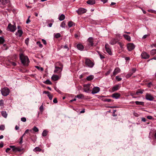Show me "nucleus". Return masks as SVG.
<instances>
[{
    "label": "nucleus",
    "mask_w": 156,
    "mask_h": 156,
    "mask_svg": "<svg viewBox=\"0 0 156 156\" xmlns=\"http://www.w3.org/2000/svg\"><path fill=\"white\" fill-rule=\"evenodd\" d=\"M5 129V126L3 125L0 126V130H3Z\"/></svg>",
    "instance_id": "obj_46"
},
{
    "label": "nucleus",
    "mask_w": 156,
    "mask_h": 156,
    "mask_svg": "<svg viewBox=\"0 0 156 156\" xmlns=\"http://www.w3.org/2000/svg\"><path fill=\"white\" fill-rule=\"evenodd\" d=\"M42 41L43 43L45 45H46L47 44V43L46 41L44 39H42Z\"/></svg>",
    "instance_id": "obj_55"
},
{
    "label": "nucleus",
    "mask_w": 156,
    "mask_h": 156,
    "mask_svg": "<svg viewBox=\"0 0 156 156\" xmlns=\"http://www.w3.org/2000/svg\"><path fill=\"white\" fill-rule=\"evenodd\" d=\"M2 48L4 50H7V48L6 44H4L3 45Z\"/></svg>",
    "instance_id": "obj_52"
},
{
    "label": "nucleus",
    "mask_w": 156,
    "mask_h": 156,
    "mask_svg": "<svg viewBox=\"0 0 156 156\" xmlns=\"http://www.w3.org/2000/svg\"><path fill=\"white\" fill-rule=\"evenodd\" d=\"M141 56L142 58L144 59H147L149 58L150 55L147 53L145 52H143L141 54Z\"/></svg>",
    "instance_id": "obj_12"
},
{
    "label": "nucleus",
    "mask_w": 156,
    "mask_h": 156,
    "mask_svg": "<svg viewBox=\"0 0 156 156\" xmlns=\"http://www.w3.org/2000/svg\"><path fill=\"white\" fill-rule=\"evenodd\" d=\"M2 115L4 117L6 118L7 117V114L5 111H3L1 112Z\"/></svg>",
    "instance_id": "obj_30"
},
{
    "label": "nucleus",
    "mask_w": 156,
    "mask_h": 156,
    "mask_svg": "<svg viewBox=\"0 0 156 156\" xmlns=\"http://www.w3.org/2000/svg\"><path fill=\"white\" fill-rule=\"evenodd\" d=\"M147 118L149 119H153V117L151 115H148L147 116Z\"/></svg>",
    "instance_id": "obj_58"
},
{
    "label": "nucleus",
    "mask_w": 156,
    "mask_h": 156,
    "mask_svg": "<svg viewBox=\"0 0 156 156\" xmlns=\"http://www.w3.org/2000/svg\"><path fill=\"white\" fill-rule=\"evenodd\" d=\"M120 69L118 67H117L114 70V71L113 72V75H111V76L112 77V76H115L116 75L119 73H120Z\"/></svg>",
    "instance_id": "obj_14"
},
{
    "label": "nucleus",
    "mask_w": 156,
    "mask_h": 156,
    "mask_svg": "<svg viewBox=\"0 0 156 156\" xmlns=\"http://www.w3.org/2000/svg\"><path fill=\"white\" fill-rule=\"evenodd\" d=\"M10 147L12 148V151L14 152L20 151L22 150L21 148L19 147H16L14 146H10Z\"/></svg>",
    "instance_id": "obj_7"
},
{
    "label": "nucleus",
    "mask_w": 156,
    "mask_h": 156,
    "mask_svg": "<svg viewBox=\"0 0 156 156\" xmlns=\"http://www.w3.org/2000/svg\"><path fill=\"white\" fill-rule=\"evenodd\" d=\"M11 64L12 65H13L14 66H15L16 65V64L14 62H12Z\"/></svg>",
    "instance_id": "obj_64"
},
{
    "label": "nucleus",
    "mask_w": 156,
    "mask_h": 156,
    "mask_svg": "<svg viewBox=\"0 0 156 156\" xmlns=\"http://www.w3.org/2000/svg\"><path fill=\"white\" fill-rule=\"evenodd\" d=\"M20 58L22 63L24 65L27 66L30 61L28 57L22 53L20 55Z\"/></svg>",
    "instance_id": "obj_1"
},
{
    "label": "nucleus",
    "mask_w": 156,
    "mask_h": 156,
    "mask_svg": "<svg viewBox=\"0 0 156 156\" xmlns=\"http://www.w3.org/2000/svg\"><path fill=\"white\" fill-rule=\"evenodd\" d=\"M84 97V96L82 94L77 95L75 96V98H77L79 99H83Z\"/></svg>",
    "instance_id": "obj_25"
},
{
    "label": "nucleus",
    "mask_w": 156,
    "mask_h": 156,
    "mask_svg": "<svg viewBox=\"0 0 156 156\" xmlns=\"http://www.w3.org/2000/svg\"><path fill=\"white\" fill-rule=\"evenodd\" d=\"M16 29V25L15 24L12 25L10 23H9L7 27V29L11 32H13L15 31Z\"/></svg>",
    "instance_id": "obj_3"
},
{
    "label": "nucleus",
    "mask_w": 156,
    "mask_h": 156,
    "mask_svg": "<svg viewBox=\"0 0 156 156\" xmlns=\"http://www.w3.org/2000/svg\"><path fill=\"white\" fill-rule=\"evenodd\" d=\"M23 33L22 31L21 30H19L16 33V35L20 37L21 36Z\"/></svg>",
    "instance_id": "obj_19"
},
{
    "label": "nucleus",
    "mask_w": 156,
    "mask_h": 156,
    "mask_svg": "<svg viewBox=\"0 0 156 156\" xmlns=\"http://www.w3.org/2000/svg\"><path fill=\"white\" fill-rule=\"evenodd\" d=\"M136 71V69L135 68H133V69L130 72H132V73L133 74Z\"/></svg>",
    "instance_id": "obj_51"
},
{
    "label": "nucleus",
    "mask_w": 156,
    "mask_h": 156,
    "mask_svg": "<svg viewBox=\"0 0 156 156\" xmlns=\"http://www.w3.org/2000/svg\"><path fill=\"white\" fill-rule=\"evenodd\" d=\"M115 78L116 80H117V81H120L122 80V78L119 77L118 76H116Z\"/></svg>",
    "instance_id": "obj_45"
},
{
    "label": "nucleus",
    "mask_w": 156,
    "mask_h": 156,
    "mask_svg": "<svg viewBox=\"0 0 156 156\" xmlns=\"http://www.w3.org/2000/svg\"><path fill=\"white\" fill-rule=\"evenodd\" d=\"M23 137H21L20 138V141L19 142V143L20 144H21L23 143Z\"/></svg>",
    "instance_id": "obj_56"
},
{
    "label": "nucleus",
    "mask_w": 156,
    "mask_h": 156,
    "mask_svg": "<svg viewBox=\"0 0 156 156\" xmlns=\"http://www.w3.org/2000/svg\"><path fill=\"white\" fill-rule=\"evenodd\" d=\"M65 18V16L64 14H62L59 17L58 19L60 21L63 20Z\"/></svg>",
    "instance_id": "obj_28"
},
{
    "label": "nucleus",
    "mask_w": 156,
    "mask_h": 156,
    "mask_svg": "<svg viewBox=\"0 0 156 156\" xmlns=\"http://www.w3.org/2000/svg\"><path fill=\"white\" fill-rule=\"evenodd\" d=\"M50 93V92H49L48 91H44L43 92V93L45 94H47L48 95V94H49Z\"/></svg>",
    "instance_id": "obj_60"
},
{
    "label": "nucleus",
    "mask_w": 156,
    "mask_h": 156,
    "mask_svg": "<svg viewBox=\"0 0 156 156\" xmlns=\"http://www.w3.org/2000/svg\"><path fill=\"white\" fill-rule=\"evenodd\" d=\"M88 45L90 46H92L94 45L93 43V39L91 37H89L88 39Z\"/></svg>",
    "instance_id": "obj_15"
},
{
    "label": "nucleus",
    "mask_w": 156,
    "mask_h": 156,
    "mask_svg": "<svg viewBox=\"0 0 156 156\" xmlns=\"http://www.w3.org/2000/svg\"><path fill=\"white\" fill-rule=\"evenodd\" d=\"M73 22L72 21H70L68 23V26L69 27H70L73 25Z\"/></svg>",
    "instance_id": "obj_36"
},
{
    "label": "nucleus",
    "mask_w": 156,
    "mask_h": 156,
    "mask_svg": "<svg viewBox=\"0 0 156 156\" xmlns=\"http://www.w3.org/2000/svg\"><path fill=\"white\" fill-rule=\"evenodd\" d=\"M28 41H29V39L28 38H27L25 40V43L27 45H28Z\"/></svg>",
    "instance_id": "obj_59"
},
{
    "label": "nucleus",
    "mask_w": 156,
    "mask_h": 156,
    "mask_svg": "<svg viewBox=\"0 0 156 156\" xmlns=\"http://www.w3.org/2000/svg\"><path fill=\"white\" fill-rule=\"evenodd\" d=\"M48 96L49 99L51 100L52 99V98H53V96L52 95H51L50 93L49 94H48Z\"/></svg>",
    "instance_id": "obj_43"
},
{
    "label": "nucleus",
    "mask_w": 156,
    "mask_h": 156,
    "mask_svg": "<svg viewBox=\"0 0 156 156\" xmlns=\"http://www.w3.org/2000/svg\"><path fill=\"white\" fill-rule=\"evenodd\" d=\"M105 50L107 52L109 55H111L112 54V53L111 49L109 48V46L108 44H106L105 45Z\"/></svg>",
    "instance_id": "obj_10"
},
{
    "label": "nucleus",
    "mask_w": 156,
    "mask_h": 156,
    "mask_svg": "<svg viewBox=\"0 0 156 156\" xmlns=\"http://www.w3.org/2000/svg\"><path fill=\"white\" fill-rule=\"evenodd\" d=\"M94 78V76L93 75H90L88 76H87L86 79L88 81H90L92 80Z\"/></svg>",
    "instance_id": "obj_27"
},
{
    "label": "nucleus",
    "mask_w": 156,
    "mask_h": 156,
    "mask_svg": "<svg viewBox=\"0 0 156 156\" xmlns=\"http://www.w3.org/2000/svg\"><path fill=\"white\" fill-rule=\"evenodd\" d=\"M86 65L90 67H92L94 65V63L89 59L86 58L85 61Z\"/></svg>",
    "instance_id": "obj_4"
},
{
    "label": "nucleus",
    "mask_w": 156,
    "mask_h": 156,
    "mask_svg": "<svg viewBox=\"0 0 156 156\" xmlns=\"http://www.w3.org/2000/svg\"><path fill=\"white\" fill-rule=\"evenodd\" d=\"M35 67H36V68L38 69L39 70H41V71H42L43 70V69L42 67H40L37 66H35Z\"/></svg>",
    "instance_id": "obj_39"
},
{
    "label": "nucleus",
    "mask_w": 156,
    "mask_h": 156,
    "mask_svg": "<svg viewBox=\"0 0 156 156\" xmlns=\"http://www.w3.org/2000/svg\"><path fill=\"white\" fill-rule=\"evenodd\" d=\"M1 92L3 96H6L9 93V90L8 88L5 87L1 89Z\"/></svg>",
    "instance_id": "obj_2"
},
{
    "label": "nucleus",
    "mask_w": 156,
    "mask_h": 156,
    "mask_svg": "<svg viewBox=\"0 0 156 156\" xmlns=\"http://www.w3.org/2000/svg\"><path fill=\"white\" fill-rule=\"evenodd\" d=\"M9 2V0H0V7H3Z\"/></svg>",
    "instance_id": "obj_5"
},
{
    "label": "nucleus",
    "mask_w": 156,
    "mask_h": 156,
    "mask_svg": "<svg viewBox=\"0 0 156 156\" xmlns=\"http://www.w3.org/2000/svg\"><path fill=\"white\" fill-rule=\"evenodd\" d=\"M87 10L83 8H80L78 10L76 11L78 14L79 15L82 14L86 12Z\"/></svg>",
    "instance_id": "obj_9"
},
{
    "label": "nucleus",
    "mask_w": 156,
    "mask_h": 156,
    "mask_svg": "<svg viewBox=\"0 0 156 156\" xmlns=\"http://www.w3.org/2000/svg\"><path fill=\"white\" fill-rule=\"evenodd\" d=\"M60 37L61 34H60V33H57L55 35V37L56 38H58Z\"/></svg>",
    "instance_id": "obj_40"
},
{
    "label": "nucleus",
    "mask_w": 156,
    "mask_h": 156,
    "mask_svg": "<svg viewBox=\"0 0 156 156\" xmlns=\"http://www.w3.org/2000/svg\"><path fill=\"white\" fill-rule=\"evenodd\" d=\"M53 102L54 103H57L58 101L56 98H54L53 100Z\"/></svg>",
    "instance_id": "obj_57"
},
{
    "label": "nucleus",
    "mask_w": 156,
    "mask_h": 156,
    "mask_svg": "<svg viewBox=\"0 0 156 156\" xmlns=\"http://www.w3.org/2000/svg\"><path fill=\"white\" fill-rule=\"evenodd\" d=\"M104 101L107 102H110L112 101V100L110 99H106Z\"/></svg>",
    "instance_id": "obj_49"
},
{
    "label": "nucleus",
    "mask_w": 156,
    "mask_h": 156,
    "mask_svg": "<svg viewBox=\"0 0 156 156\" xmlns=\"http://www.w3.org/2000/svg\"><path fill=\"white\" fill-rule=\"evenodd\" d=\"M3 147V143L2 142H1L0 143V147L2 148Z\"/></svg>",
    "instance_id": "obj_63"
},
{
    "label": "nucleus",
    "mask_w": 156,
    "mask_h": 156,
    "mask_svg": "<svg viewBox=\"0 0 156 156\" xmlns=\"http://www.w3.org/2000/svg\"><path fill=\"white\" fill-rule=\"evenodd\" d=\"M135 103L136 105H144V104L143 102L139 101H135Z\"/></svg>",
    "instance_id": "obj_29"
},
{
    "label": "nucleus",
    "mask_w": 156,
    "mask_h": 156,
    "mask_svg": "<svg viewBox=\"0 0 156 156\" xmlns=\"http://www.w3.org/2000/svg\"><path fill=\"white\" fill-rule=\"evenodd\" d=\"M117 42V40L116 39H112L111 40L110 43L112 45H114Z\"/></svg>",
    "instance_id": "obj_24"
},
{
    "label": "nucleus",
    "mask_w": 156,
    "mask_h": 156,
    "mask_svg": "<svg viewBox=\"0 0 156 156\" xmlns=\"http://www.w3.org/2000/svg\"><path fill=\"white\" fill-rule=\"evenodd\" d=\"M30 138L31 139V140L32 141H33L34 143H35V141H36V137H34V138H32V137H31V136H30Z\"/></svg>",
    "instance_id": "obj_47"
},
{
    "label": "nucleus",
    "mask_w": 156,
    "mask_h": 156,
    "mask_svg": "<svg viewBox=\"0 0 156 156\" xmlns=\"http://www.w3.org/2000/svg\"><path fill=\"white\" fill-rule=\"evenodd\" d=\"M39 109L41 112H43L44 110L43 104L41 105L39 108Z\"/></svg>",
    "instance_id": "obj_42"
},
{
    "label": "nucleus",
    "mask_w": 156,
    "mask_h": 156,
    "mask_svg": "<svg viewBox=\"0 0 156 156\" xmlns=\"http://www.w3.org/2000/svg\"><path fill=\"white\" fill-rule=\"evenodd\" d=\"M55 69L54 71V73H59L62 70V67H55Z\"/></svg>",
    "instance_id": "obj_18"
},
{
    "label": "nucleus",
    "mask_w": 156,
    "mask_h": 156,
    "mask_svg": "<svg viewBox=\"0 0 156 156\" xmlns=\"http://www.w3.org/2000/svg\"><path fill=\"white\" fill-rule=\"evenodd\" d=\"M99 56L101 59H103L105 58L104 56L101 54H99Z\"/></svg>",
    "instance_id": "obj_61"
},
{
    "label": "nucleus",
    "mask_w": 156,
    "mask_h": 156,
    "mask_svg": "<svg viewBox=\"0 0 156 156\" xmlns=\"http://www.w3.org/2000/svg\"><path fill=\"white\" fill-rule=\"evenodd\" d=\"M127 48L129 51L133 50L135 48V45L132 43H129L127 44Z\"/></svg>",
    "instance_id": "obj_6"
},
{
    "label": "nucleus",
    "mask_w": 156,
    "mask_h": 156,
    "mask_svg": "<svg viewBox=\"0 0 156 156\" xmlns=\"http://www.w3.org/2000/svg\"><path fill=\"white\" fill-rule=\"evenodd\" d=\"M41 149L38 147H36L34 150V151L37 152V151H41Z\"/></svg>",
    "instance_id": "obj_31"
},
{
    "label": "nucleus",
    "mask_w": 156,
    "mask_h": 156,
    "mask_svg": "<svg viewBox=\"0 0 156 156\" xmlns=\"http://www.w3.org/2000/svg\"><path fill=\"white\" fill-rule=\"evenodd\" d=\"M47 131L46 130H44L42 134V136H46L47 134Z\"/></svg>",
    "instance_id": "obj_34"
},
{
    "label": "nucleus",
    "mask_w": 156,
    "mask_h": 156,
    "mask_svg": "<svg viewBox=\"0 0 156 156\" xmlns=\"http://www.w3.org/2000/svg\"><path fill=\"white\" fill-rule=\"evenodd\" d=\"M21 121L25 122L26 121V119L25 117H23L21 118Z\"/></svg>",
    "instance_id": "obj_50"
},
{
    "label": "nucleus",
    "mask_w": 156,
    "mask_h": 156,
    "mask_svg": "<svg viewBox=\"0 0 156 156\" xmlns=\"http://www.w3.org/2000/svg\"><path fill=\"white\" fill-rule=\"evenodd\" d=\"M4 105V101L2 100H0V105L1 106H3Z\"/></svg>",
    "instance_id": "obj_48"
},
{
    "label": "nucleus",
    "mask_w": 156,
    "mask_h": 156,
    "mask_svg": "<svg viewBox=\"0 0 156 156\" xmlns=\"http://www.w3.org/2000/svg\"><path fill=\"white\" fill-rule=\"evenodd\" d=\"M156 54V49H153L151 51V55H154Z\"/></svg>",
    "instance_id": "obj_32"
},
{
    "label": "nucleus",
    "mask_w": 156,
    "mask_h": 156,
    "mask_svg": "<svg viewBox=\"0 0 156 156\" xmlns=\"http://www.w3.org/2000/svg\"><path fill=\"white\" fill-rule=\"evenodd\" d=\"M84 91L88 93V92L90 88V85L89 84H84L83 85Z\"/></svg>",
    "instance_id": "obj_11"
},
{
    "label": "nucleus",
    "mask_w": 156,
    "mask_h": 156,
    "mask_svg": "<svg viewBox=\"0 0 156 156\" xmlns=\"http://www.w3.org/2000/svg\"><path fill=\"white\" fill-rule=\"evenodd\" d=\"M5 42V40L2 37H0V44H2Z\"/></svg>",
    "instance_id": "obj_35"
},
{
    "label": "nucleus",
    "mask_w": 156,
    "mask_h": 156,
    "mask_svg": "<svg viewBox=\"0 0 156 156\" xmlns=\"http://www.w3.org/2000/svg\"><path fill=\"white\" fill-rule=\"evenodd\" d=\"M37 44L41 48L43 47L42 45L41 44V42L39 41H38L37 42Z\"/></svg>",
    "instance_id": "obj_38"
},
{
    "label": "nucleus",
    "mask_w": 156,
    "mask_h": 156,
    "mask_svg": "<svg viewBox=\"0 0 156 156\" xmlns=\"http://www.w3.org/2000/svg\"><path fill=\"white\" fill-rule=\"evenodd\" d=\"M87 3L90 5H93L95 3V0H89L87 1Z\"/></svg>",
    "instance_id": "obj_22"
},
{
    "label": "nucleus",
    "mask_w": 156,
    "mask_h": 156,
    "mask_svg": "<svg viewBox=\"0 0 156 156\" xmlns=\"http://www.w3.org/2000/svg\"><path fill=\"white\" fill-rule=\"evenodd\" d=\"M51 79L54 81H56L59 79V77L58 75H54L52 76Z\"/></svg>",
    "instance_id": "obj_21"
},
{
    "label": "nucleus",
    "mask_w": 156,
    "mask_h": 156,
    "mask_svg": "<svg viewBox=\"0 0 156 156\" xmlns=\"http://www.w3.org/2000/svg\"><path fill=\"white\" fill-rule=\"evenodd\" d=\"M120 96V94L118 93H115L112 95V97L116 99L119 98Z\"/></svg>",
    "instance_id": "obj_16"
},
{
    "label": "nucleus",
    "mask_w": 156,
    "mask_h": 156,
    "mask_svg": "<svg viewBox=\"0 0 156 156\" xmlns=\"http://www.w3.org/2000/svg\"><path fill=\"white\" fill-rule=\"evenodd\" d=\"M100 90V88L98 87H94L92 89L91 93L92 94H95L98 93Z\"/></svg>",
    "instance_id": "obj_13"
},
{
    "label": "nucleus",
    "mask_w": 156,
    "mask_h": 156,
    "mask_svg": "<svg viewBox=\"0 0 156 156\" xmlns=\"http://www.w3.org/2000/svg\"><path fill=\"white\" fill-rule=\"evenodd\" d=\"M63 48L65 49H67V50H68L69 48L66 45H65L63 46Z\"/></svg>",
    "instance_id": "obj_62"
},
{
    "label": "nucleus",
    "mask_w": 156,
    "mask_h": 156,
    "mask_svg": "<svg viewBox=\"0 0 156 156\" xmlns=\"http://www.w3.org/2000/svg\"><path fill=\"white\" fill-rule=\"evenodd\" d=\"M30 16H29L28 17V18L27 19V21H26V23H27V24H28V23H29L30 22V19H29V18H30Z\"/></svg>",
    "instance_id": "obj_53"
},
{
    "label": "nucleus",
    "mask_w": 156,
    "mask_h": 156,
    "mask_svg": "<svg viewBox=\"0 0 156 156\" xmlns=\"http://www.w3.org/2000/svg\"><path fill=\"white\" fill-rule=\"evenodd\" d=\"M76 47L80 51H82L84 48L83 46L81 44H77Z\"/></svg>",
    "instance_id": "obj_20"
},
{
    "label": "nucleus",
    "mask_w": 156,
    "mask_h": 156,
    "mask_svg": "<svg viewBox=\"0 0 156 156\" xmlns=\"http://www.w3.org/2000/svg\"><path fill=\"white\" fill-rule=\"evenodd\" d=\"M144 90H140V89H139L136 92L135 94V95H137L139 93L142 94L143 93V92H144Z\"/></svg>",
    "instance_id": "obj_26"
},
{
    "label": "nucleus",
    "mask_w": 156,
    "mask_h": 156,
    "mask_svg": "<svg viewBox=\"0 0 156 156\" xmlns=\"http://www.w3.org/2000/svg\"><path fill=\"white\" fill-rule=\"evenodd\" d=\"M45 83L46 84H51V82L49 80H47L45 82Z\"/></svg>",
    "instance_id": "obj_44"
},
{
    "label": "nucleus",
    "mask_w": 156,
    "mask_h": 156,
    "mask_svg": "<svg viewBox=\"0 0 156 156\" xmlns=\"http://www.w3.org/2000/svg\"><path fill=\"white\" fill-rule=\"evenodd\" d=\"M112 69H110L108 71L105 73V75L107 76L110 74L111 72L112 71Z\"/></svg>",
    "instance_id": "obj_41"
},
{
    "label": "nucleus",
    "mask_w": 156,
    "mask_h": 156,
    "mask_svg": "<svg viewBox=\"0 0 156 156\" xmlns=\"http://www.w3.org/2000/svg\"><path fill=\"white\" fill-rule=\"evenodd\" d=\"M123 36L128 41H131V38L129 36L126 34H123Z\"/></svg>",
    "instance_id": "obj_23"
},
{
    "label": "nucleus",
    "mask_w": 156,
    "mask_h": 156,
    "mask_svg": "<svg viewBox=\"0 0 156 156\" xmlns=\"http://www.w3.org/2000/svg\"><path fill=\"white\" fill-rule=\"evenodd\" d=\"M145 98L146 100L150 101H152L154 99V98L152 95H151L150 94L148 93H147L146 94Z\"/></svg>",
    "instance_id": "obj_8"
},
{
    "label": "nucleus",
    "mask_w": 156,
    "mask_h": 156,
    "mask_svg": "<svg viewBox=\"0 0 156 156\" xmlns=\"http://www.w3.org/2000/svg\"><path fill=\"white\" fill-rule=\"evenodd\" d=\"M133 74L131 72H130L126 76V78H128L130 77Z\"/></svg>",
    "instance_id": "obj_33"
},
{
    "label": "nucleus",
    "mask_w": 156,
    "mask_h": 156,
    "mask_svg": "<svg viewBox=\"0 0 156 156\" xmlns=\"http://www.w3.org/2000/svg\"><path fill=\"white\" fill-rule=\"evenodd\" d=\"M35 132H37L39 131V129L36 126H34L32 129Z\"/></svg>",
    "instance_id": "obj_37"
},
{
    "label": "nucleus",
    "mask_w": 156,
    "mask_h": 156,
    "mask_svg": "<svg viewBox=\"0 0 156 156\" xmlns=\"http://www.w3.org/2000/svg\"><path fill=\"white\" fill-rule=\"evenodd\" d=\"M65 25V23L64 22H62V23H61V27H64Z\"/></svg>",
    "instance_id": "obj_54"
},
{
    "label": "nucleus",
    "mask_w": 156,
    "mask_h": 156,
    "mask_svg": "<svg viewBox=\"0 0 156 156\" xmlns=\"http://www.w3.org/2000/svg\"><path fill=\"white\" fill-rule=\"evenodd\" d=\"M120 86L119 85H117L113 87L112 89V91L113 92L117 90L120 88Z\"/></svg>",
    "instance_id": "obj_17"
}]
</instances>
